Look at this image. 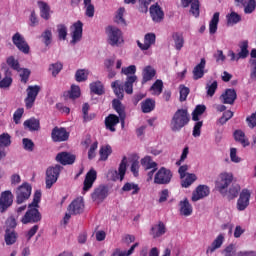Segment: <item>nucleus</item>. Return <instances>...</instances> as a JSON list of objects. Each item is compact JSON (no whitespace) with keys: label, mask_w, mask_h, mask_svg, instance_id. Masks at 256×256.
Here are the masks:
<instances>
[{"label":"nucleus","mask_w":256,"mask_h":256,"mask_svg":"<svg viewBox=\"0 0 256 256\" xmlns=\"http://www.w3.org/2000/svg\"><path fill=\"white\" fill-rule=\"evenodd\" d=\"M5 75L6 76L0 80V89H7L13 84V78H11V72L9 69L6 70Z\"/></svg>","instance_id":"43"},{"label":"nucleus","mask_w":256,"mask_h":256,"mask_svg":"<svg viewBox=\"0 0 256 256\" xmlns=\"http://www.w3.org/2000/svg\"><path fill=\"white\" fill-rule=\"evenodd\" d=\"M136 247H139L138 242L133 244L128 251L123 252V251H121V249L117 248V249L114 250V252L112 253L111 256H129V255H133V252L135 251Z\"/></svg>","instance_id":"46"},{"label":"nucleus","mask_w":256,"mask_h":256,"mask_svg":"<svg viewBox=\"0 0 256 256\" xmlns=\"http://www.w3.org/2000/svg\"><path fill=\"white\" fill-rule=\"evenodd\" d=\"M233 135L235 141L241 143L244 147H249V139H247V137L245 136V132H243L242 130H235Z\"/></svg>","instance_id":"31"},{"label":"nucleus","mask_w":256,"mask_h":256,"mask_svg":"<svg viewBox=\"0 0 256 256\" xmlns=\"http://www.w3.org/2000/svg\"><path fill=\"white\" fill-rule=\"evenodd\" d=\"M38 7L40 9V17L45 19V21H49L51 19V7L47 2L38 1Z\"/></svg>","instance_id":"27"},{"label":"nucleus","mask_w":256,"mask_h":256,"mask_svg":"<svg viewBox=\"0 0 256 256\" xmlns=\"http://www.w3.org/2000/svg\"><path fill=\"white\" fill-rule=\"evenodd\" d=\"M171 179H173V172L165 167H161L154 176V183L156 185H169Z\"/></svg>","instance_id":"5"},{"label":"nucleus","mask_w":256,"mask_h":256,"mask_svg":"<svg viewBox=\"0 0 256 256\" xmlns=\"http://www.w3.org/2000/svg\"><path fill=\"white\" fill-rule=\"evenodd\" d=\"M51 139L54 143H63L69 140V132L63 127H54L51 132Z\"/></svg>","instance_id":"10"},{"label":"nucleus","mask_w":256,"mask_h":256,"mask_svg":"<svg viewBox=\"0 0 256 256\" xmlns=\"http://www.w3.org/2000/svg\"><path fill=\"white\" fill-rule=\"evenodd\" d=\"M181 5H182V7H184V9L191 5L190 13L194 17H199V15H200L199 9L201 7L199 0H181Z\"/></svg>","instance_id":"19"},{"label":"nucleus","mask_w":256,"mask_h":256,"mask_svg":"<svg viewBox=\"0 0 256 256\" xmlns=\"http://www.w3.org/2000/svg\"><path fill=\"white\" fill-rule=\"evenodd\" d=\"M4 239L6 245H15L17 243V233L15 230L6 229Z\"/></svg>","instance_id":"37"},{"label":"nucleus","mask_w":256,"mask_h":256,"mask_svg":"<svg viewBox=\"0 0 256 256\" xmlns=\"http://www.w3.org/2000/svg\"><path fill=\"white\" fill-rule=\"evenodd\" d=\"M141 165L144 167V169H157L156 162L153 161L151 156H146L141 160Z\"/></svg>","instance_id":"47"},{"label":"nucleus","mask_w":256,"mask_h":256,"mask_svg":"<svg viewBox=\"0 0 256 256\" xmlns=\"http://www.w3.org/2000/svg\"><path fill=\"white\" fill-rule=\"evenodd\" d=\"M61 171H63V166L56 164L54 166H50L46 169V189H51L53 185L57 183L59 176L61 175Z\"/></svg>","instance_id":"3"},{"label":"nucleus","mask_w":256,"mask_h":256,"mask_svg":"<svg viewBox=\"0 0 256 256\" xmlns=\"http://www.w3.org/2000/svg\"><path fill=\"white\" fill-rule=\"evenodd\" d=\"M157 37L155 36V33H147L144 36V43H141V41L137 40V45L141 51H148V49L151 48V45H155Z\"/></svg>","instance_id":"17"},{"label":"nucleus","mask_w":256,"mask_h":256,"mask_svg":"<svg viewBox=\"0 0 256 256\" xmlns=\"http://www.w3.org/2000/svg\"><path fill=\"white\" fill-rule=\"evenodd\" d=\"M225 241V236L223 234H219L216 239L212 242L210 246H208L206 250V255H211L217 251V249H221L223 242Z\"/></svg>","instance_id":"26"},{"label":"nucleus","mask_w":256,"mask_h":256,"mask_svg":"<svg viewBox=\"0 0 256 256\" xmlns=\"http://www.w3.org/2000/svg\"><path fill=\"white\" fill-rule=\"evenodd\" d=\"M244 9L245 15H251L256 9V0H248L246 1L245 6L242 7Z\"/></svg>","instance_id":"54"},{"label":"nucleus","mask_w":256,"mask_h":256,"mask_svg":"<svg viewBox=\"0 0 256 256\" xmlns=\"http://www.w3.org/2000/svg\"><path fill=\"white\" fill-rule=\"evenodd\" d=\"M251 199V192L248 189H243L237 200L238 211H245L249 207V201Z\"/></svg>","instance_id":"14"},{"label":"nucleus","mask_w":256,"mask_h":256,"mask_svg":"<svg viewBox=\"0 0 256 256\" xmlns=\"http://www.w3.org/2000/svg\"><path fill=\"white\" fill-rule=\"evenodd\" d=\"M106 197H109V187L105 185H100L94 189L91 194L92 201L95 203H103Z\"/></svg>","instance_id":"11"},{"label":"nucleus","mask_w":256,"mask_h":256,"mask_svg":"<svg viewBox=\"0 0 256 256\" xmlns=\"http://www.w3.org/2000/svg\"><path fill=\"white\" fill-rule=\"evenodd\" d=\"M75 159V155L69 152H60L56 155V161L61 165H73Z\"/></svg>","instance_id":"22"},{"label":"nucleus","mask_w":256,"mask_h":256,"mask_svg":"<svg viewBox=\"0 0 256 256\" xmlns=\"http://www.w3.org/2000/svg\"><path fill=\"white\" fill-rule=\"evenodd\" d=\"M142 113H151V111H155V100L151 98H147L146 100L141 102Z\"/></svg>","instance_id":"32"},{"label":"nucleus","mask_w":256,"mask_h":256,"mask_svg":"<svg viewBox=\"0 0 256 256\" xmlns=\"http://www.w3.org/2000/svg\"><path fill=\"white\" fill-rule=\"evenodd\" d=\"M157 75V71L152 66H146L142 71V85L153 80V77Z\"/></svg>","instance_id":"28"},{"label":"nucleus","mask_w":256,"mask_h":256,"mask_svg":"<svg viewBox=\"0 0 256 256\" xmlns=\"http://www.w3.org/2000/svg\"><path fill=\"white\" fill-rule=\"evenodd\" d=\"M74 28L72 32V40L71 43L75 44L78 41H81V38L83 37V22L81 20H78L76 23L72 26Z\"/></svg>","instance_id":"24"},{"label":"nucleus","mask_w":256,"mask_h":256,"mask_svg":"<svg viewBox=\"0 0 256 256\" xmlns=\"http://www.w3.org/2000/svg\"><path fill=\"white\" fill-rule=\"evenodd\" d=\"M209 193L211 190L207 185H198L192 193L191 201L196 203V201H201V199H205V197H209Z\"/></svg>","instance_id":"13"},{"label":"nucleus","mask_w":256,"mask_h":256,"mask_svg":"<svg viewBox=\"0 0 256 256\" xmlns=\"http://www.w3.org/2000/svg\"><path fill=\"white\" fill-rule=\"evenodd\" d=\"M180 91V101L183 103V101H187V97L189 96V93H191V90L189 87H186L185 85L179 86Z\"/></svg>","instance_id":"62"},{"label":"nucleus","mask_w":256,"mask_h":256,"mask_svg":"<svg viewBox=\"0 0 256 256\" xmlns=\"http://www.w3.org/2000/svg\"><path fill=\"white\" fill-rule=\"evenodd\" d=\"M172 39L175 43V49L177 51H181V49H183V45H185V39L183 38V34L179 32H174L172 34Z\"/></svg>","instance_id":"34"},{"label":"nucleus","mask_w":256,"mask_h":256,"mask_svg":"<svg viewBox=\"0 0 256 256\" xmlns=\"http://www.w3.org/2000/svg\"><path fill=\"white\" fill-rule=\"evenodd\" d=\"M191 121V115H189V110L186 108L178 109L172 116L170 121V129L173 133H179L181 129L187 127Z\"/></svg>","instance_id":"2"},{"label":"nucleus","mask_w":256,"mask_h":256,"mask_svg":"<svg viewBox=\"0 0 256 256\" xmlns=\"http://www.w3.org/2000/svg\"><path fill=\"white\" fill-rule=\"evenodd\" d=\"M219 25V12L213 14V17L209 23V33L210 35H215L217 33V27Z\"/></svg>","instance_id":"41"},{"label":"nucleus","mask_w":256,"mask_h":256,"mask_svg":"<svg viewBox=\"0 0 256 256\" xmlns=\"http://www.w3.org/2000/svg\"><path fill=\"white\" fill-rule=\"evenodd\" d=\"M13 193L11 190H6L0 195V213H5L11 205H13Z\"/></svg>","instance_id":"12"},{"label":"nucleus","mask_w":256,"mask_h":256,"mask_svg":"<svg viewBox=\"0 0 256 256\" xmlns=\"http://www.w3.org/2000/svg\"><path fill=\"white\" fill-rule=\"evenodd\" d=\"M68 95L70 99H79L81 97V88L77 85H72L71 90L68 91Z\"/></svg>","instance_id":"59"},{"label":"nucleus","mask_w":256,"mask_h":256,"mask_svg":"<svg viewBox=\"0 0 256 256\" xmlns=\"http://www.w3.org/2000/svg\"><path fill=\"white\" fill-rule=\"evenodd\" d=\"M167 233V227L165 223L159 221L158 224H155L150 229V235L153 239H159V237H163Z\"/></svg>","instance_id":"20"},{"label":"nucleus","mask_w":256,"mask_h":256,"mask_svg":"<svg viewBox=\"0 0 256 256\" xmlns=\"http://www.w3.org/2000/svg\"><path fill=\"white\" fill-rule=\"evenodd\" d=\"M150 17L154 23H161L165 17V13L158 3L150 6Z\"/></svg>","instance_id":"16"},{"label":"nucleus","mask_w":256,"mask_h":256,"mask_svg":"<svg viewBox=\"0 0 256 256\" xmlns=\"http://www.w3.org/2000/svg\"><path fill=\"white\" fill-rule=\"evenodd\" d=\"M220 99H222V102L225 105H233L237 100V91H235V89H226L220 96Z\"/></svg>","instance_id":"23"},{"label":"nucleus","mask_w":256,"mask_h":256,"mask_svg":"<svg viewBox=\"0 0 256 256\" xmlns=\"http://www.w3.org/2000/svg\"><path fill=\"white\" fill-rule=\"evenodd\" d=\"M119 116L115 115V114H109L106 118H105V127L108 131H111V133H115V131H117V129L115 128V126L119 125Z\"/></svg>","instance_id":"25"},{"label":"nucleus","mask_w":256,"mask_h":256,"mask_svg":"<svg viewBox=\"0 0 256 256\" xmlns=\"http://www.w3.org/2000/svg\"><path fill=\"white\" fill-rule=\"evenodd\" d=\"M121 73L123 75H127V77H133V75H135V73H137V66L130 65L128 67H123L121 69Z\"/></svg>","instance_id":"63"},{"label":"nucleus","mask_w":256,"mask_h":256,"mask_svg":"<svg viewBox=\"0 0 256 256\" xmlns=\"http://www.w3.org/2000/svg\"><path fill=\"white\" fill-rule=\"evenodd\" d=\"M97 181V171L95 169H90L85 176L83 183V191L87 192L93 188V184Z\"/></svg>","instance_id":"15"},{"label":"nucleus","mask_w":256,"mask_h":256,"mask_svg":"<svg viewBox=\"0 0 256 256\" xmlns=\"http://www.w3.org/2000/svg\"><path fill=\"white\" fill-rule=\"evenodd\" d=\"M57 31L58 39H60V41H65V39H67V26H65V24H59L57 26Z\"/></svg>","instance_id":"61"},{"label":"nucleus","mask_w":256,"mask_h":256,"mask_svg":"<svg viewBox=\"0 0 256 256\" xmlns=\"http://www.w3.org/2000/svg\"><path fill=\"white\" fill-rule=\"evenodd\" d=\"M89 109H90L89 103H84L82 106V113H83V119L86 123L89 121H93V119L97 117L95 113L89 114Z\"/></svg>","instance_id":"44"},{"label":"nucleus","mask_w":256,"mask_h":256,"mask_svg":"<svg viewBox=\"0 0 256 256\" xmlns=\"http://www.w3.org/2000/svg\"><path fill=\"white\" fill-rule=\"evenodd\" d=\"M151 91H154L157 95H161L163 93V80H156L151 86Z\"/></svg>","instance_id":"64"},{"label":"nucleus","mask_w":256,"mask_h":256,"mask_svg":"<svg viewBox=\"0 0 256 256\" xmlns=\"http://www.w3.org/2000/svg\"><path fill=\"white\" fill-rule=\"evenodd\" d=\"M239 191H241V186H239L237 184L232 185L228 191V199L231 201V200L239 197Z\"/></svg>","instance_id":"55"},{"label":"nucleus","mask_w":256,"mask_h":256,"mask_svg":"<svg viewBox=\"0 0 256 256\" xmlns=\"http://www.w3.org/2000/svg\"><path fill=\"white\" fill-rule=\"evenodd\" d=\"M25 129L29 131H39L41 129V122L35 117H31L23 123Z\"/></svg>","instance_id":"30"},{"label":"nucleus","mask_w":256,"mask_h":256,"mask_svg":"<svg viewBox=\"0 0 256 256\" xmlns=\"http://www.w3.org/2000/svg\"><path fill=\"white\" fill-rule=\"evenodd\" d=\"M125 173H127V156H124L122 158L118 168V175L120 177V181H123L125 179Z\"/></svg>","instance_id":"48"},{"label":"nucleus","mask_w":256,"mask_h":256,"mask_svg":"<svg viewBox=\"0 0 256 256\" xmlns=\"http://www.w3.org/2000/svg\"><path fill=\"white\" fill-rule=\"evenodd\" d=\"M11 146V135L9 133H3L0 135V147Z\"/></svg>","instance_id":"60"},{"label":"nucleus","mask_w":256,"mask_h":256,"mask_svg":"<svg viewBox=\"0 0 256 256\" xmlns=\"http://www.w3.org/2000/svg\"><path fill=\"white\" fill-rule=\"evenodd\" d=\"M228 25H237L241 21V15L237 12H231L226 16Z\"/></svg>","instance_id":"52"},{"label":"nucleus","mask_w":256,"mask_h":256,"mask_svg":"<svg viewBox=\"0 0 256 256\" xmlns=\"http://www.w3.org/2000/svg\"><path fill=\"white\" fill-rule=\"evenodd\" d=\"M195 181H197V175L187 173V175L181 180V187L188 189V187H191Z\"/></svg>","instance_id":"33"},{"label":"nucleus","mask_w":256,"mask_h":256,"mask_svg":"<svg viewBox=\"0 0 256 256\" xmlns=\"http://www.w3.org/2000/svg\"><path fill=\"white\" fill-rule=\"evenodd\" d=\"M84 5L86 7V17H95V6L91 4V0H84Z\"/></svg>","instance_id":"57"},{"label":"nucleus","mask_w":256,"mask_h":256,"mask_svg":"<svg viewBox=\"0 0 256 256\" xmlns=\"http://www.w3.org/2000/svg\"><path fill=\"white\" fill-rule=\"evenodd\" d=\"M108 35V43L112 47H119L122 43H125L123 40V32L115 26H108L106 29Z\"/></svg>","instance_id":"4"},{"label":"nucleus","mask_w":256,"mask_h":256,"mask_svg":"<svg viewBox=\"0 0 256 256\" xmlns=\"http://www.w3.org/2000/svg\"><path fill=\"white\" fill-rule=\"evenodd\" d=\"M207 110V107L205 105H197L192 112V120L193 121H199V117L205 113Z\"/></svg>","instance_id":"50"},{"label":"nucleus","mask_w":256,"mask_h":256,"mask_svg":"<svg viewBox=\"0 0 256 256\" xmlns=\"http://www.w3.org/2000/svg\"><path fill=\"white\" fill-rule=\"evenodd\" d=\"M217 87H219V84L217 83V80H214L212 83L206 84V93L208 97H213L215 95V92L217 91Z\"/></svg>","instance_id":"56"},{"label":"nucleus","mask_w":256,"mask_h":256,"mask_svg":"<svg viewBox=\"0 0 256 256\" xmlns=\"http://www.w3.org/2000/svg\"><path fill=\"white\" fill-rule=\"evenodd\" d=\"M39 203H41V191L37 190L34 194L33 201L28 205V210L21 218L22 225H31L39 223L43 217L39 212Z\"/></svg>","instance_id":"1"},{"label":"nucleus","mask_w":256,"mask_h":256,"mask_svg":"<svg viewBox=\"0 0 256 256\" xmlns=\"http://www.w3.org/2000/svg\"><path fill=\"white\" fill-rule=\"evenodd\" d=\"M111 87L118 99H123V97H125V89L122 84H119V80L112 82Z\"/></svg>","instance_id":"39"},{"label":"nucleus","mask_w":256,"mask_h":256,"mask_svg":"<svg viewBox=\"0 0 256 256\" xmlns=\"http://www.w3.org/2000/svg\"><path fill=\"white\" fill-rule=\"evenodd\" d=\"M90 91L94 93V95H104L105 88L103 87V83L101 81H96L90 84Z\"/></svg>","instance_id":"40"},{"label":"nucleus","mask_w":256,"mask_h":256,"mask_svg":"<svg viewBox=\"0 0 256 256\" xmlns=\"http://www.w3.org/2000/svg\"><path fill=\"white\" fill-rule=\"evenodd\" d=\"M233 183V174L231 173H221L219 179L216 181V189L221 193V195H227L225 190L229 187V184Z\"/></svg>","instance_id":"6"},{"label":"nucleus","mask_w":256,"mask_h":256,"mask_svg":"<svg viewBox=\"0 0 256 256\" xmlns=\"http://www.w3.org/2000/svg\"><path fill=\"white\" fill-rule=\"evenodd\" d=\"M41 39H42V43H44V45L46 47H49V45H51V43L53 41V32H51V30H49V29H46L41 34Z\"/></svg>","instance_id":"49"},{"label":"nucleus","mask_w":256,"mask_h":256,"mask_svg":"<svg viewBox=\"0 0 256 256\" xmlns=\"http://www.w3.org/2000/svg\"><path fill=\"white\" fill-rule=\"evenodd\" d=\"M83 209H85V204L83 203L82 198L73 200L68 206V211L71 215H81Z\"/></svg>","instance_id":"18"},{"label":"nucleus","mask_w":256,"mask_h":256,"mask_svg":"<svg viewBox=\"0 0 256 256\" xmlns=\"http://www.w3.org/2000/svg\"><path fill=\"white\" fill-rule=\"evenodd\" d=\"M180 215H184V217H189V215L193 214V206L189 203V199L185 198L184 200L180 201Z\"/></svg>","instance_id":"29"},{"label":"nucleus","mask_w":256,"mask_h":256,"mask_svg":"<svg viewBox=\"0 0 256 256\" xmlns=\"http://www.w3.org/2000/svg\"><path fill=\"white\" fill-rule=\"evenodd\" d=\"M112 107H113L114 111H116V113H118L119 117H122V119L124 117H127V115L125 114V106H123V104L121 103V100L114 99L112 101Z\"/></svg>","instance_id":"38"},{"label":"nucleus","mask_w":256,"mask_h":256,"mask_svg":"<svg viewBox=\"0 0 256 256\" xmlns=\"http://www.w3.org/2000/svg\"><path fill=\"white\" fill-rule=\"evenodd\" d=\"M89 77V70L79 69L76 71L75 79L78 83H83V81H87Z\"/></svg>","instance_id":"51"},{"label":"nucleus","mask_w":256,"mask_h":256,"mask_svg":"<svg viewBox=\"0 0 256 256\" xmlns=\"http://www.w3.org/2000/svg\"><path fill=\"white\" fill-rule=\"evenodd\" d=\"M39 91H41V87L38 85L28 86L27 97L24 100L26 109L33 108L37 99V95H39Z\"/></svg>","instance_id":"8"},{"label":"nucleus","mask_w":256,"mask_h":256,"mask_svg":"<svg viewBox=\"0 0 256 256\" xmlns=\"http://www.w3.org/2000/svg\"><path fill=\"white\" fill-rule=\"evenodd\" d=\"M240 52L238 59H247L249 57V41L244 40L239 44Z\"/></svg>","instance_id":"35"},{"label":"nucleus","mask_w":256,"mask_h":256,"mask_svg":"<svg viewBox=\"0 0 256 256\" xmlns=\"http://www.w3.org/2000/svg\"><path fill=\"white\" fill-rule=\"evenodd\" d=\"M135 81H137L136 75L128 76L126 78L124 83V91L127 93V95H133V83H135Z\"/></svg>","instance_id":"36"},{"label":"nucleus","mask_w":256,"mask_h":256,"mask_svg":"<svg viewBox=\"0 0 256 256\" xmlns=\"http://www.w3.org/2000/svg\"><path fill=\"white\" fill-rule=\"evenodd\" d=\"M31 191L32 187L29 185V183H23L21 186H19L16 191L17 205L25 203V201L31 197Z\"/></svg>","instance_id":"7"},{"label":"nucleus","mask_w":256,"mask_h":256,"mask_svg":"<svg viewBox=\"0 0 256 256\" xmlns=\"http://www.w3.org/2000/svg\"><path fill=\"white\" fill-rule=\"evenodd\" d=\"M63 70V63L56 62L49 66V71H51L53 77H57L58 73H61Z\"/></svg>","instance_id":"58"},{"label":"nucleus","mask_w":256,"mask_h":256,"mask_svg":"<svg viewBox=\"0 0 256 256\" xmlns=\"http://www.w3.org/2000/svg\"><path fill=\"white\" fill-rule=\"evenodd\" d=\"M6 63L14 71H17L18 73L21 71V65L19 64V60L15 59L14 56L8 57Z\"/></svg>","instance_id":"53"},{"label":"nucleus","mask_w":256,"mask_h":256,"mask_svg":"<svg viewBox=\"0 0 256 256\" xmlns=\"http://www.w3.org/2000/svg\"><path fill=\"white\" fill-rule=\"evenodd\" d=\"M207 65V61L205 58H201L200 63L197 64L192 73L194 81H199V79H203L205 76V66Z\"/></svg>","instance_id":"21"},{"label":"nucleus","mask_w":256,"mask_h":256,"mask_svg":"<svg viewBox=\"0 0 256 256\" xmlns=\"http://www.w3.org/2000/svg\"><path fill=\"white\" fill-rule=\"evenodd\" d=\"M122 191L124 193H127L129 191H132V195H137L139 191H141V188H139V184L127 182L123 185Z\"/></svg>","instance_id":"42"},{"label":"nucleus","mask_w":256,"mask_h":256,"mask_svg":"<svg viewBox=\"0 0 256 256\" xmlns=\"http://www.w3.org/2000/svg\"><path fill=\"white\" fill-rule=\"evenodd\" d=\"M12 43L21 51V53H24V55H29L31 47H29L25 37H23V35H21L19 32L12 36Z\"/></svg>","instance_id":"9"},{"label":"nucleus","mask_w":256,"mask_h":256,"mask_svg":"<svg viewBox=\"0 0 256 256\" xmlns=\"http://www.w3.org/2000/svg\"><path fill=\"white\" fill-rule=\"evenodd\" d=\"M99 153L100 161H107V159H109V155L113 153V149L111 148V145L101 146Z\"/></svg>","instance_id":"45"}]
</instances>
